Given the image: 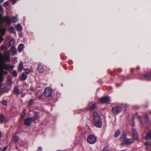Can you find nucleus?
Returning a JSON list of instances; mask_svg holds the SVG:
<instances>
[{
  "label": "nucleus",
  "mask_w": 151,
  "mask_h": 151,
  "mask_svg": "<svg viewBox=\"0 0 151 151\" xmlns=\"http://www.w3.org/2000/svg\"><path fill=\"white\" fill-rule=\"evenodd\" d=\"M93 124L98 127H102V123L100 118L99 115L97 113L94 111L93 113Z\"/></svg>",
  "instance_id": "f257e3e1"
},
{
  "label": "nucleus",
  "mask_w": 151,
  "mask_h": 151,
  "mask_svg": "<svg viewBox=\"0 0 151 151\" xmlns=\"http://www.w3.org/2000/svg\"><path fill=\"white\" fill-rule=\"evenodd\" d=\"M2 14L0 13V27L2 26L3 22H6L8 25L10 24L11 20L9 17L8 16H6L2 17Z\"/></svg>",
  "instance_id": "f03ea898"
},
{
  "label": "nucleus",
  "mask_w": 151,
  "mask_h": 151,
  "mask_svg": "<svg viewBox=\"0 0 151 151\" xmlns=\"http://www.w3.org/2000/svg\"><path fill=\"white\" fill-rule=\"evenodd\" d=\"M122 110V109L121 107L116 106L114 107L111 109L112 112L115 114H117L120 113Z\"/></svg>",
  "instance_id": "7ed1b4c3"
},
{
  "label": "nucleus",
  "mask_w": 151,
  "mask_h": 151,
  "mask_svg": "<svg viewBox=\"0 0 151 151\" xmlns=\"http://www.w3.org/2000/svg\"><path fill=\"white\" fill-rule=\"evenodd\" d=\"M87 140L89 143L93 144L96 142V138L93 135H90L87 138Z\"/></svg>",
  "instance_id": "20e7f679"
},
{
  "label": "nucleus",
  "mask_w": 151,
  "mask_h": 151,
  "mask_svg": "<svg viewBox=\"0 0 151 151\" xmlns=\"http://www.w3.org/2000/svg\"><path fill=\"white\" fill-rule=\"evenodd\" d=\"M99 101L101 103H108L110 102V99L109 97L105 96L100 98Z\"/></svg>",
  "instance_id": "39448f33"
},
{
  "label": "nucleus",
  "mask_w": 151,
  "mask_h": 151,
  "mask_svg": "<svg viewBox=\"0 0 151 151\" xmlns=\"http://www.w3.org/2000/svg\"><path fill=\"white\" fill-rule=\"evenodd\" d=\"M52 93V91L50 88H46L45 90L44 94L46 96H49L51 95Z\"/></svg>",
  "instance_id": "423d86ee"
},
{
  "label": "nucleus",
  "mask_w": 151,
  "mask_h": 151,
  "mask_svg": "<svg viewBox=\"0 0 151 151\" xmlns=\"http://www.w3.org/2000/svg\"><path fill=\"white\" fill-rule=\"evenodd\" d=\"M6 29L2 27L0 29V43L3 39L2 36L5 34Z\"/></svg>",
  "instance_id": "0eeeda50"
},
{
  "label": "nucleus",
  "mask_w": 151,
  "mask_h": 151,
  "mask_svg": "<svg viewBox=\"0 0 151 151\" xmlns=\"http://www.w3.org/2000/svg\"><path fill=\"white\" fill-rule=\"evenodd\" d=\"M32 122V118L29 117L24 119V123L25 125L29 126L31 125Z\"/></svg>",
  "instance_id": "6e6552de"
},
{
  "label": "nucleus",
  "mask_w": 151,
  "mask_h": 151,
  "mask_svg": "<svg viewBox=\"0 0 151 151\" xmlns=\"http://www.w3.org/2000/svg\"><path fill=\"white\" fill-rule=\"evenodd\" d=\"M96 107L95 104L92 102H90L88 106V107L89 109L91 110L95 109Z\"/></svg>",
  "instance_id": "1a4fd4ad"
},
{
  "label": "nucleus",
  "mask_w": 151,
  "mask_h": 151,
  "mask_svg": "<svg viewBox=\"0 0 151 151\" xmlns=\"http://www.w3.org/2000/svg\"><path fill=\"white\" fill-rule=\"evenodd\" d=\"M132 134L133 137L136 139H137L138 138V135L136 132V129L133 128L132 129Z\"/></svg>",
  "instance_id": "9d476101"
},
{
  "label": "nucleus",
  "mask_w": 151,
  "mask_h": 151,
  "mask_svg": "<svg viewBox=\"0 0 151 151\" xmlns=\"http://www.w3.org/2000/svg\"><path fill=\"white\" fill-rule=\"evenodd\" d=\"M17 52V49L16 48L14 47L13 46L11 48L10 50V52L11 55H14L16 54Z\"/></svg>",
  "instance_id": "9b49d317"
},
{
  "label": "nucleus",
  "mask_w": 151,
  "mask_h": 151,
  "mask_svg": "<svg viewBox=\"0 0 151 151\" xmlns=\"http://www.w3.org/2000/svg\"><path fill=\"white\" fill-rule=\"evenodd\" d=\"M23 66V63L22 61H20L18 66V71H21L22 70Z\"/></svg>",
  "instance_id": "f8f14e48"
},
{
  "label": "nucleus",
  "mask_w": 151,
  "mask_h": 151,
  "mask_svg": "<svg viewBox=\"0 0 151 151\" xmlns=\"http://www.w3.org/2000/svg\"><path fill=\"white\" fill-rule=\"evenodd\" d=\"M37 70L39 72H42L44 71V69L42 66L41 65H39L38 66Z\"/></svg>",
  "instance_id": "ddd939ff"
},
{
  "label": "nucleus",
  "mask_w": 151,
  "mask_h": 151,
  "mask_svg": "<svg viewBox=\"0 0 151 151\" xmlns=\"http://www.w3.org/2000/svg\"><path fill=\"white\" fill-rule=\"evenodd\" d=\"M24 48V45L22 44H19L18 47V50L19 52H22Z\"/></svg>",
  "instance_id": "4468645a"
},
{
  "label": "nucleus",
  "mask_w": 151,
  "mask_h": 151,
  "mask_svg": "<svg viewBox=\"0 0 151 151\" xmlns=\"http://www.w3.org/2000/svg\"><path fill=\"white\" fill-rule=\"evenodd\" d=\"M17 30L19 32L22 31V27L20 24H18L17 26Z\"/></svg>",
  "instance_id": "2eb2a0df"
},
{
  "label": "nucleus",
  "mask_w": 151,
  "mask_h": 151,
  "mask_svg": "<svg viewBox=\"0 0 151 151\" xmlns=\"http://www.w3.org/2000/svg\"><path fill=\"white\" fill-rule=\"evenodd\" d=\"M39 118V116L37 114H35L34 116L32 118V121L35 122L36 120L38 119Z\"/></svg>",
  "instance_id": "dca6fc26"
},
{
  "label": "nucleus",
  "mask_w": 151,
  "mask_h": 151,
  "mask_svg": "<svg viewBox=\"0 0 151 151\" xmlns=\"http://www.w3.org/2000/svg\"><path fill=\"white\" fill-rule=\"evenodd\" d=\"M134 140L133 139H127L125 142V143L127 145L129 143H131L133 142Z\"/></svg>",
  "instance_id": "f3484780"
},
{
  "label": "nucleus",
  "mask_w": 151,
  "mask_h": 151,
  "mask_svg": "<svg viewBox=\"0 0 151 151\" xmlns=\"http://www.w3.org/2000/svg\"><path fill=\"white\" fill-rule=\"evenodd\" d=\"M14 39H12L10 40V42L8 44V46L9 47H10L12 45H13L14 43Z\"/></svg>",
  "instance_id": "a211bd4d"
},
{
  "label": "nucleus",
  "mask_w": 151,
  "mask_h": 151,
  "mask_svg": "<svg viewBox=\"0 0 151 151\" xmlns=\"http://www.w3.org/2000/svg\"><path fill=\"white\" fill-rule=\"evenodd\" d=\"M127 139H126V135L125 134H123L122 135L121 140L122 142H125Z\"/></svg>",
  "instance_id": "6ab92c4d"
},
{
  "label": "nucleus",
  "mask_w": 151,
  "mask_h": 151,
  "mask_svg": "<svg viewBox=\"0 0 151 151\" xmlns=\"http://www.w3.org/2000/svg\"><path fill=\"white\" fill-rule=\"evenodd\" d=\"M19 87L18 86H16L14 88V92L17 94L19 93Z\"/></svg>",
  "instance_id": "aec40b11"
},
{
  "label": "nucleus",
  "mask_w": 151,
  "mask_h": 151,
  "mask_svg": "<svg viewBox=\"0 0 151 151\" xmlns=\"http://www.w3.org/2000/svg\"><path fill=\"white\" fill-rule=\"evenodd\" d=\"M26 89L29 93H30L31 92L33 91H34V88L32 87H30V88L27 87Z\"/></svg>",
  "instance_id": "412c9836"
},
{
  "label": "nucleus",
  "mask_w": 151,
  "mask_h": 151,
  "mask_svg": "<svg viewBox=\"0 0 151 151\" xmlns=\"http://www.w3.org/2000/svg\"><path fill=\"white\" fill-rule=\"evenodd\" d=\"M27 76L26 74L24 73H23L21 76V79L23 80H25L27 78Z\"/></svg>",
  "instance_id": "4be33fe9"
},
{
  "label": "nucleus",
  "mask_w": 151,
  "mask_h": 151,
  "mask_svg": "<svg viewBox=\"0 0 151 151\" xmlns=\"http://www.w3.org/2000/svg\"><path fill=\"white\" fill-rule=\"evenodd\" d=\"M151 138V132H150L147 133L145 137V139H148Z\"/></svg>",
  "instance_id": "5701e85b"
},
{
  "label": "nucleus",
  "mask_w": 151,
  "mask_h": 151,
  "mask_svg": "<svg viewBox=\"0 0 151 151\" xmlns=\"http://www.w3.org/2000/svg\"><path fill=\"white\" fill-rule=\"evenodd\" d=\"M151 77V71L150 73L149 74H148L147 75H145L144 76V78L145 79H149L150 78V77Z\"/></svg>",
  "instance_id": "b1692460"
},
{
  "label": "nucleus",
  "mask_w": 151,
  "mask_h": 151,
  "mask_svg": "<svg viewBox=\"0 0 151 151\" xmlns=\"http://www.w3.org/2000/svg\"><path fill=\"white\" fill-rule=\"evenodd\" d=\"M120 134V131L119 130H118L114 134V136L115 137H117Z\"/></svg>",
  "instance_id": "393cba45"
},
{
  "label": "nucleus",
  "mask_w": 151,
  "mask_h": 151,
  "mask_svg": "<svg viewBox=\"0 0 151 151\" xmlns=\"http://www.w3.org/2000/svg\"><path fill=\"white\" fill-rule=\"evenodd\" d=\"M14 30V28L13 27H10L9 28V31L11 33H15Z\"/></svg>",
  "instance_id": "a878e982"
},
{
  "label": "nucleus",
  "mask_w": 151,
  "mask_h": 151,
  "mask_svg": "<svg viewBox=\"0 0 151 151\" xmlns=\"http://www.w3.org/2000/svg\"><path fill=\"white\" fill-rule=\"evenodd\" d=\"M12 20L13 22L16 23L17 21V19L16 17H12Z\"/></svg>",
  "instance_id": "bb28decb"
},
{
  "label": "nucleus",
  "mask_w": 151,
  "mask_h": 151,
  "mask_svg": "<svg viewBox=\"0 0 151 151\" xmlns=\"http://www.w3.org/2000/svg\"><path fill=\"white\" fill-rule=\"evenodd\" d=\"M12 75L14 77H16L17 76V73L16 70H14L13 71Z\"/></svg>",
  "instance_id": "cd10ccee"
},
{
  "label": "nucleus",
  "mask_w": 151,
  "mask_h": 151,
  "mask_svg": "<svg viewBox=\"0 0 151 151\" xmlns=\"http://www.w3.org/2000/svg\"><path fill=\"white\" fill-rule=\"evenodd\" d=\"M4 119V117L3 115H0V122H3Z\"/></svg>",
  "instance_id": "c85d7f7f"
},
{
  "label": "nucleus",
  "mask_w": 151,
  "mask_h": 151,
  "mask_svg": "<svg viewBox=\"0 0 151 151\" xmlns=\"http://www.w3.org/2000/svg\"><path fill=\"white\" fill-rule=\"evenodd\" d=\"M12 139L14 141H17L18 139V138L17 136H14L13 137Z\"/></svg>",
  "instance_id": "c756f323"
},
{
  "label": "nucleus",
  "mask_w": 151,
  "mask_h": 151,
  "mask_svg": "<svg viewBox=\"0 0 151 151\" xmlns=\"http://www.w3.org/2000/svg\"><path fill=\"white\" fill-rule=\"evenodd\" d=\"M34 102V100L33 99H31L28 105L29 106H30L32 105L33 104Z\"/></svg>",
  "instance_id": "7c9ffc66"
},
{
  "label": "nucleus",
  "mask_w": 151,
  "mask_h": 151,
  "mask_svg": "<svg viewBox=\"0 0 151 151\" xmlns=\"http://www.w3.org/2000/svg\"><path fill=\"white\" fill-rule=\"evenodd\" d=\"M9 5V3L8 1H6L5 3H3V5L5 7H6Z\"/></svg>",
  "instance_id": "2f4dec72"
},
{
  "label": "nucleus",
  "mask_w": 151,
  "mask_h": 151,
  "mask_svg": "<svg viewBox=\"0 0 151 151\" xmlns=\"http://www.w3.org/2000/svg\"><path fill=\"white\" fill-rule=\"evenodd\" d=\"M1 48L2 50H4L6 48V47L5 45H2L1 46Z\"/></svg>",
  "instance_id": "473e14b6"
},
{
  "label": "nucleus",
  "mask_w": 151,
  "mask_h": 151,
  "mask_svg": "<svg viewBox=\"0 0 151 151\" xmlns=\"http://www.w3.org/2000/svg\"><path fill=\"white\" fill-rule=\"evenodd\" d=\"M26 113V111L25 109H24L22 114V117H23L24 116Z\"/></svg>",
  "instance_id": "72a5a7b5"
},
{
  "label": "nucleus",
  "mask_w": 151,
  "mask_h": 151,
  "mask_svg": "<svg viewBox=\"0 0 151 151\" xmlns=\"http://www.w3.org/2000/svg\"><path fill=\"white\" fill-rule=\"evenodd\" d=\"M108 149V147L106 146L103 149L102 151H107Z\"/></svg>",
  "instance_id": "f704fd0d"
},
{
  "label": "nucleus",
  "mask_w": 151,
  "mask_h": 151,
  "mask_svg": "<svg viewBox=\"0 0 151 151\" xmlns=\"http://www.w3.org/2000/svg\"><path fill=\"white\" fill-rule=\"evenodd\" d=\"M24 70L26 71V73L27 74H29L30 72V70L29 68L25 69Z\"/></svg>",
  "instance_id": "c9c22d12"
},
{
  "label": "nucleus",
  "mask_w": 151,
  "mask_h": 151,
  "mask_svg": "<svg viewBox=\"0 0 151 151\" xmlns=\"http://www.w3.org/2000/svg\"><path fill=\"white\" fill-rule=\"evenodd\" d=\"M0 12H3V8L1 5H0Z\"/></svg>",
  "instance_id": "e433bc0d"
},
{
  "label": "nucleus",
  "mask_w": 151,
  "mask_h": 151,
  "mask_svg": "<svg viewBox=\"0 0 151 151\" xmlns=\"http://www.w3.org/2000/svg\"><path fill=\"white\" fill-rule=\"evenodd\" d=\"M2 103L4 105H6L7 104V102L6 101H4L2 102Z\"/></svg>",
  "instance_id": "4c0bfd02"
},
{
  "label": "nucleus",
  "mask_w": 151,
  "mask_h": 151,
  "mask_svg": "<svg viewBox=\"0 0 151 151\" xmlns=\"http://www.w3.org/2000/svg\"><path fill=\"white\" fill-rule=\"evenodd\" d=\"M42 148L41 147H39L38 149V150L37 151H42Z\"/></svg>",
  "instance_id": "58836bf2"
},
{
  "label": "nucleus",
  "mask_w": 151,
  "mask_h": 151,
  "mask_svg": "<svg viewBox=\"0 0 151 151\" xmlns=\"http://www.w3.org/2000/svg\"><path fill=\"white\" fill-rule=\"evenodd\" d=\"M13 4H15L17 1V0H11Z\"/></svg>",
  "instance_id": "ea45409f"
},
{
  "label": "nucleus",
  "mask_w": 151,
  "mask_h": 151,
  "mask_svg": "<svg viewBox=\"0 0 151 151\" xmlns=\"http://www.w3.org/2000/svg\"><path fill=\"white\" fill-rule=\"evenodd\" d=\"M145 145H147V146H148L149 145V143L147 142H145Z\"/></svg>",
  "instance_id": "a19ab883"
},
{
  "label": "nucleus",
  "mask_w": 151,
  "mask_h": 151,
  "mask_svg": "<svg viewBox=\"0 0 151 151\" xmlns=\"http://www.w3.org/2000/svg\"><path fill=\"white\" fill-rule=\"evenodd\" d=\"M16 59H17V58H16L15 57V58H12V60H13V61H14V60H15Z\"/></svg>",
  "instance_id": "79ce46f5"
},
{
  "label": "nucleus",
  "mask_w": 151,
  "mask_h": 151,
  "mask_svg": "<svg viewBox=\"0 0 151 151\" xmlns=\"http://www.w3.org/2000/svg\"><path fill=\"white\" fill-rule=\"evenodd\" d=\"M7 147H5L4 148V151L5 150H6V149H7Z\"/></svg>",
  "instance_id": "37998d69"
},
{
  "label": "nucleus",
  "mask_w": 151,
  "mask_h": 151,
  "mask_svg": "<svg viewBox=\"0 0 151 151\" xmlns=\"http://www.w3.org/2000/svg\"><path fill=\"white\" fill-rule=\"evenodd\" d=\"M4 1V0H0V3H2Z\"/></svg>",
  "instance_id": "c03bdc74"
},
{
  "label": "nucleus",
  "mask_w": 151,
  "mask_h": 151,
  "mask_svg": "<svg viewBox=\"0 0 151 151\" xmlns=\"http://www.w3.org/2000/svg\"><path fill=\"white\" fill-rule=\"evenodd\" d=\"M133 124L132 125V126H134L135 125V124H134V122H133Z\"/></svg>",
  "instance_id": "a18cd8bd"
},
{
  "label": "nucleus",
  "mask_w": 151,
  "mask_h": 151,
  "mask_svg": "<svg viewBox=\"0 0 151 151\" xmlns=\"http://www.w3.org/2000/svg\"><path fill=\"white\" fill-rule=\"evenodd\" d=\"M140 118V121L141 122V124H142V120H141V118Z\"/></svg>",
  "instance_id": "49530a36"
},
{
  "label": "nucleus",
  "mask_w": 151,
  "mask_h": 151,
  "mask_svg": "<svg viewBox=\"0 0 151 151\" xmlns=\"http://www.w3.org/2000/svg\"><path fill=\"white\" fill-rule=\"evenodd\" d=\"M116 85H117V86H120V84H116Z\"/></svg>",
  "instance_id": "de8ad7c7"
},
{
  "label": "nucleus",
  "mask_w": 151,
  "mask_h": 151,
  "mask_svg": "<svg viewBox=\"0 0 151 151\" xmlns=\"http://www.w3.org/2000/svg\"><path fill=\"white\" fill-rule=\"evenodd\" d=\"M150 113L151 114V111H150Z\"/></svg>",
  "instance_id": "09e8293b"
},
{
  "label": "nucleus",
  "mask_w": 151,
  "mask_h": 151,
  "mask_svg": "<svg viewBox=\"0 0 151 151\" xmlns=\"http://www.w3.org/2000/svg\"><path fill=\"white\" fill-rule=\"evenodd\" d=\"M121 151H125L124 150H122Z\"/></svg>",
  "instance_id": "8fccbe9b"
}]
</instances>
